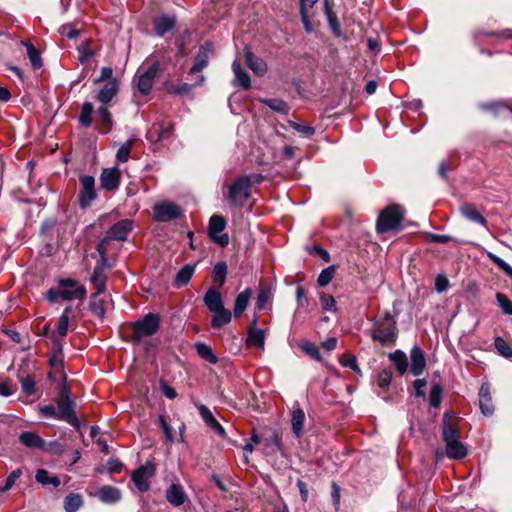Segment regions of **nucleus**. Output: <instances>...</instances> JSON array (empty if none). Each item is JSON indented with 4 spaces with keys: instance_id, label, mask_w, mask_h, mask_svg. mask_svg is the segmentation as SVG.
Here are the masks:
<instances>
[{
    "instance_id": "393cba45",
    "label": "nucleus",
    "mask_w": 512,
    "mask_h": 512,
    "mask_svg": "<svg viewBox=\"0 0 512 512\" xmlns=\"http://www.w3.org/2000/svg\"><path fill=\"white\" fill-rule=\"evenodd\" d=\"M186 493L183 487L179 484H172L166 491V499L167 501L175 506H181L186 501Z\"/></svg>"
},
{
    "instance_id": "f257e3e1",
    "label": "nucleus",
    "mask_w": 512,
    "mask_h": 512,
    "mask_svg": "<svg viewBox=\"0 0 512 512\" xmlns=\"http://www.w3.org/2000/svg\"><path fill=\"white\" fill-rule=\"evenodd\" d=\"M442 439L446 444V454L451 459H462L466 456L467 450L459 441L457 430L450 425L448 421V413L444 414Z\"/></svg>"
},
{
    "instance_id": "4be33fe9",
    "label": "nucleus",
    "mask_w": 512,
    "mask_h": 512,
    "mask_svg": "<svg viewBox=\"0 0 512 512\" xmlns=\"http://www.w3.org/2000/svg\"><path fill=\"white\" fill-rule=\"evenodd\" d=\"M132 229V223L129 220H122L114 224L107 232V239L125 240Z\"/></svg>"
},
{
    "instance_id": "a18cd8bd",
    "label": "nucleus",
    "mask_w": 512,
    "mask_h": 512,
    "mask_svg": "<svg viewBox=\"0 0 512 512\" xmlns=\"http://www.w3.org/2000/svg\"><path fill=\"white\" fill-rule=\"evenodd\" d=\"M135 143V140L133 138L127 140L125 143H123L116 153V158L119 162L125 163L129 159L130 151Z\"/></svg>"
},
{
    "instance_id": "69168bd1",
    "label": "nucleus",
    "mask_w": 512,
    "mask_h": 512,
    "mask_svg": "<svg viewBox=\"0 0 512 512\" xmlns=\"http://www.w3.org/2000/svg\"><path fill=\"white\" fill-rule=\"evenodd\" d=\"M60 33L69 39H75L79 35V30L71 24H65L61 26Z\"/></svg>"
},
{
    "instance_id": "bf43d9fd",
    "label": "nucleus",
    "mask_w": 512,
    "mask_h": 512,
    "mask_svg": "<svg viewBox=\"0 0 512 512\" xmlns=\"http://www.w3.org/2000/svg\"><path fill=\"white\" fill-rule=\"evenodd\" d=\"M392 381V372L390 370H382L377 377V384L380 388L387 390Z\"/></svg>"
},
{
    "instance_id": "4d7b16f0",
    "label": "nucleus",
    "mask_w": 512,
    "mask_h": 512,
    "mask_svg": "<svg viewBox=\"0 0 512 512\" xmlns=\"http://www.w3.org/2000/svg\"><path fill=\"white\" fill-rule=\"evenodd\" d=\"M488 258L499 268L501 269L507 276L512 279V267L506 263L503 259L498 257L497 255L489 252Z\"/></svg>"
},
{
    "instance_id": "4468645a",
    "label": "nucleus",
    "mask_w": 512,
    "mask_h": 512,
    "mask_svg": "<svg viewBox=\"0 0 512 512\" xmlns=\"http://www.w3.org/2000/svg\"><path fill=\"white\" fill-rule=\"evenodd\" d=\"M265 338L266 333L265 330L257 327V318H254L248 328L247 333V346H256L261 350H264L265 347Z\"/></svg>"
},
{
    "instance_id": "423d86ee",
    "label": "nucleus",
    "mask_w": 512,
    "mask_h": 512,
    "mask_svg": "<svg viewBox=\"0 0 512 512\" xmlns=\"http://www.w3.org/2000/svg\"><path fill=\"white\" fill-rule=\"evenodd\" d=\"M371 337L374 341L382 345L393 344L396 339V322L393 317L386 313L383 321H378L371 331Z\"/></svg>"
},
{
    "instance_id": "39448f33",
    "label": "nucleus",
    "mask_w": 512,
    "mask_h": 512,
    "mask_svg": "<svg viewBox=\"0 0 512 512\" xmlns=\"http://www.w3.org/2000/svg\"><path fill=\"white\" fill-rule=\"evenodd\" d=\"M74 407L75 403L69 396L68 388L63 386L56 400L58 420L65 421L70 425L78 428L79 420L75 414Z\"/></svg>"
},
{
    "instance_id": "f8f14e48",
    "label": "nucleus",
    "mask_w": 512,
    "mask_h": 512,
    "mask_svg": "<svg viewBox=\"0 0 512 512\" xmlns=\"http://www.w3.org/2000/svg\"><path fill=\"white\" fill-rule=\"evenodd\" d=\"M213 53V44L206 42L200 46L195 56L194 64L189 70V74H195L202 71L209 63L210 55Z\"/></svg>"
},
{
    "instance_id": "58836bf2",
    "label": "nucleus",
    "mask_w": 512,
    "mask_h": 512,
    "mask_svg": "<svg viewBox=\"0 0 512 512\" xmlns=\"http://www.w3.org/2000/svg\"><path fill=\"white\" fill-rule=\"evenodd\" d=\"M22 44L26 47L27 55L31 62V65L34 69H39L42 67V60L38 50L34 47L33 44L29 42L22 41Z\"/></svg>"
},
{
    "instance_id": "603ef678",
    "label": "nucleus",
    "mask_w": 512,
    "mask_h": 512,
    "mask_svg": "<svg viewBox=\"0 0 512 512\" xmlns=\"http://www.w3.org/2000/svg\"><path fill=\"white\" fill-rule=\"evenodd\" d=\"M335 275V267L329 266L321 271L318 276L317 284L319 287L327 286L333 279Z\"/></svg>"
},
{
    "instance_id": "052dcab7",
    "label": "nucleus",
    "mask_w": 512,
    "mask_h": 512,
    "mask_svg": "<svg viewBox=\"0 0 512 512\" xmlns=\"http://www.w3.org/2000/svg\"><path fill=\"white\" fill-rule=\"evenodd\" d=\"M290 127H292L294 130H296L298 133L305 137H311L315 133V129L311 126H308L306 124H300L293 121L289 122Z\"/></svg>"
},
{
    "instance_id": "c03bdc74",
    "label": "nucleus",
    "mask_w": 512,
    "mask_h": 512,
    "mask_svg": "<svg viewBox=\"0 0 512 512\" xmlns=\"http://www.w3.org/2000/svg\"><path fill=\"white\" fill-rule=\"evenodd\" d=\"M60 296L67 301L72 299H84L86 296V288L84 286H78L74 290L64 289L60 292Z\"/></svg>"
},
{
    "instance_id": "37998d69",
    "label": "nucleus",
    "mask_w": 512,
    "mask_h": 512,
    "mask_svg": "<svg viewBox=\"0 0 512 512\" xmlns=\"http://www.w3.org/2000/svg\"><path fill=\"white\" fill-rule=\"evenodd\" d=\"M94 111L93 105L90 102H84L81 107L79 122L84 127H89L92 124V113Z\"/></svg>"
},
{
    "instance_id": "13d9d810",
    "label": "nucleus",
    "mask_w": 512,
    "mask_h": 512,
    "mask_svg": "<svg viewBox=\"0 0 512 512\" xmlns=\"http://www.w3.org/2000/svg\"><path fill=\"white\" fill-rule=\"evenodd\" d=\"M301 349L311 358L317 361H321V353L319 351V348L315 344L310 342H304L301 344Z\"/></svg>"
},
{
    "instance_id": "dca6fc26",
    "label": "nucleus",
    "mask_w": 512,
    "mask_h": 512,
    "mask_svg": "<svg viewBox=\"0 0 512 512\" xmlns=\"http://www.w3.org/2000/svg\"><path fill=\"white\" fill-rule=\"evenodd\" d=\"M157 71L158 64L154 63L147 71L138 76L137 87L143 95H147L151 91Z\"/></svg>"
},
{
    "instance_id": "4c0bfd02",
    "label": "nucleus",
    "mask_w": 512,
    "mask_h": 512,
    "mask_svg": "<svg viewBox=\"0 0 512 512\" xmlns=\"http://www.w3.org/2000/svg\"><path fill=\"white\" fill-rule=\"evenodd\" d=\"M272 294L271 289L268 286H260L256 299L255 307L258 310H263L271 300Z\"/></svg>"
},
{
    "instance_id": "7c9ffc66",
    "label": "nucleus",
    "mask_w": 512,
    "mask_h": 512,
    "mask_svg": "<svg viewBox=\"0 0 512 512\" xmlns=\"http://www.w3.org/2000/svg\"><path fill=\"white\" fill-rule=\"evenodd\" d=\"M212 313L213 317L211 320V326L213 328L220 329L231 321L232 314L225 307H222L219 310L214 311Z\"/></svg>"
},
{
    "instance_id": "cd10ccee",
    "label": "nucleus",
    "mask_w": 512,
    "mask_h": 512,
    "mask_svg": "<svg viewBox=\"0 0 512 512\" xmlns=\"http://www.w3.org/2000/svg\"><path fill=\"white\" fill-rule=\"evenodd\" d=\"M19 441L27 448L32 449H44L45 446V441L38 434L29 431L22 432L19 435Z\"/></svg>"
},
{
    "instance_id": "f704fd0d",
    "label": "nucleus",
    "mask_w": 512,
    "mask_h": 512,
    "mask_svg": "<svg viewBox=\"0 0 512 512\" xmlns=\"http://www.w3.org/2000/svg\"><path fill=\"white\" fill-rule=\"evenodd\" d=\"M195 349L198 355L205 361L211 364H216L218 362V357L216 356V354L209 345L202 342H198L195 344Z\"/></svg>"
},
{
    "instance_id": "de8ad7c7",
    "label": "nucleus",
    "mask_w": 512,
    "mask_h": 512,
    "mask_svg": "<svg viewBox=\"0 0 512 512\" xmlns=\"http://www.w3.org/2000/svg\"><path fill=\"white\" fill-rule=\"evenodd\" d=\"M263 103L275 112L287 114L289 106L281 99H264Z\"/></svg>"
},
{
    "instance_id": "c9c22d12",
    "label": "nucleus",
    "mask_w": 512,
    "mask_h": 512,
    "mask_svg": "<svg viewBox=\"0 0 512 512\" xmlns=\"http://www.w3.org/2000/svg\"><path fill=\"white\" fill-rule=\"evenodd\" d=\"M82 497L77 493H70L65 497L63 507L65 512H76L82 505Z\"/></svg>"
},
{
    "instance_id": "c756f323",
    "label": "nucleus",
    "mask_w": 512,
    "mask_h": 512,
    "mask_svg": "<svg viewBox=\"0 0 512 512\" xmlns=\"http://www.w3.org/2000/svg\"><path fill=\"white\" fill-rule=\"evenodd\" d=\"M252 295V290L250 288H246L244 291L239 293L235 299L234 303V316L239 317L246 310L249 300Z\"/></svg>"
},
{
    "instance_id": "b1692460",
    "label": "nucleus",
    "mask_w": 512,
    "mask_h": 512,
    "mask_svg": "<svg viewBox=\"0 0 512 512\" xmlns=\"http://www.w3.org/2000/svg\"><path fill=\"white\" fill-rule=\"evenodd\" d=\"M460 214L471 222L478 223L482 226L487 225V220L480 214L475 205L464 203L459 208Z\"/></svg>"
},
{
    "instance_id": "ea45409f",
    "label": "nucleus",
    "mask_w": 512,
    "mask_h": 512,
    "mask_svg": "<svg viewBox=\"0 0 512 512\" xmlns=\"http://www.w3.org/2000/svg\"><path fill=\"white\" fill-rule=\"evenodd\" d=\"M97 115L101 121V124L105 127L104 133H107L111 129L112 125V115L109 111V105L100 104Z\"/></svg>"
},
{
    "instance_id": "2eb2a0df",
    "label": "nucleus",
    "mask_w": 512,
    "mask_h": 512,
    "mask_svg": "<svg viewBox=\"0 0 512 512\" xmlns=\"http://www.w3.org/2000/svg\"><path fill=\"white\" fill-rule=\"evenodd\" d=\"M119 90V83L117 80L106 81L97 92L95 99L100 104L109 105Z\"/></svg>"
},
{
    "instance_id": "ddd939ff",
    "label": "nucleus",
    "mask_w": 512,
    "mask_h": 512,
    "mask_svg": "<svg viewBox=\"0 0 512 512\" xmlns=\"http://www.w3.org/2000/svg\"><path fill=\"white\" fill-rule=\"evenodd\" d=\"M120 171L118 168L104 169L100 175L101 188L107 191H115L120 184Z\"/></svg>"
},
{
    "instance_id": "0eeeda50",
    "label": "nucleus",
    "mask_w": 512,
    "mask_h": 512,
    "mask_svg": "<svg viewBox=\"0 0 512 512\" xmlns=\"http://www.w3.org/2000/svg\"><path fill=\"white\" fill-rule=\"evenodd\" d=\"M105 242L106 239L102 240L97 246V251L100 254V260L95 266L90 278L91 283L96 289V295L102 294L106 290L107 276L105 269L109 268V265L106 257V248L104 247Z\"/></svg>"
},
{
    "instance_id": "680f3d73",
    "label": "nucleus",
    "mask_w": 512,
    "mask_h": 512,
    "mask_svg": "<svg viewBox=\"0 0 512 512\" xmlns=\"http://www.w3.org/2000/svg\"><path fill=\"white\" fill-rule=\"evenodd\" d=\"M22 471L20 469H16L12 471L9 476L6 478L5 485L0 488V492H6L13 487L16 480L21 476Z\"/></svg>"
},
{
    "instance_id": "864d4df0",
    "label": "nucleus",
    "mask_w": 512,
    "mask_h": 512,
    "mask_svg": "<svg viewBox=\"0 0 512 512\" xmlns=\"http://www.w3.org/2000/svg\"><path fill=\"white\" fill-rule=\"evenodd\" d=\"M170 132V127H163L161 124H155L149 131L151 140L160 141L165 138Z\"/></svg>"
},
{
    "instance_id": "7ed1b4c3",
    "label": "nucleus",
    "mask_w": 512,
    "mask_h": 512,
    "mask_svg": "<svg viewBox=\"0 0 512 512\" xmlns=\"http://www.w3.org/2000/svg\"><path fill=\"white\" fill-rule=\"evenodd\" d=\"M251 180L247 175L237 178L224 193L230 205L243 207L250 197Z\"/></svg>"
},
{
    "instance_id": "a211bd4d",
    "label": "nucleus",
    "mask_w": 512,
    "mask_h": 512,
    "mask_svg": "<svg viewBox=\"0 0 512 512\" xmlns=\"http://www.w3.org/2000/svg\"><path fill=\"white\" fill-rule=\"evenodd\" d=\"M176 25V17L173 15H161L153 20L155 33L158 36H164L167 32L174 29Z\"/></svg>"
},
{
    "instance_id": "338daca9",
    "label": "nucleus",
    "mask_w": 512,
    "mask_h": 512,
    "mask_svg": "<svg viewBox=\"0 0 512 512\" xmlns=\"http://www.w3.org/2000/svg\"><path fill=\"white\" fill-rule=\"evenodd\" d=\"M110 80H116L115 78H113V70L112 68L110 67H103L101 69V73H100V76L96 79H94V83L95 84H99V83H102V82H106V81H110Z\"/></svg>"
},
{
    "instance_id": "3c124183",
    "label": "nucleus",
    "mask_w": 512,
    "mask_h": 512,
    "mask_svg": "<svg viewBox=\"0 0 512 512\" xmlns=\"http://www.w3.org/2000/svg\"><path fill=\"white\" fill-rule=\"evenodd\" d=\"M494 346L500 355L505 358H512V348L502 337L495 338Z\"/></svg>"
},
{
    "instance_id": "473e14b6",
    "label": "nucleus",
    "mask_w": 512,
    "mask_h": 512,
    "mask_svg": "<svg viewBox=\"0 0 512 512\" xmlns=\"http://www.w3.org/2000/svg\"><path fill=\"white\" fill-rule=\"evenodd\" d=\"M305 423V413L301 408H295L292 412L291 425L296 437H300Z\"/></svg>"
},
{
    "instance_id": "412c9836",
    "label": "nucleus",
    "mask_w": 512,
    "mask_h": 512,
    "mask_svg": "<svg viewBox=\"0 0 512 512\" xmlns=\"http://www.w3.org/2000/svg\"><path fill=\"white\" fill-rule=\"evenodd\" d=\"M204 82L205 76L201 74L197 76L194 83L171 84L168 86L167 91L171 95H188L193 88L202 86Z\"/></svg>"
},
{
    "instance_id": "774afa93",
    "label": "nucleus",
    "mask_w": 512,
    "mask_h": 512,
    "mask_svg": "<svg viewBox=\"0 0 512 512\" xmlns=\"http://www.w3.org/2000/svg\"><path fill=\"white\" fill-rule=\"evenodd\" d=\"M159 424H160V427L162 428L164 434H165V437L166 439L169 441V442H172L173 441V432H172V428L170 427V425L167 423L166 419H165V416L164 415H160L159 416Z\"/></svg>"
},
{
    "instance_id": "2f4dec72",
    "label": "nucleus",
    "mask_w": 512,
    "mask_h": 512,
    "mask_svg": "<svg viewBox=\"0 0 512 512\" xmlns=\"http://www.w3.org/2000/svg\"><path fill=\"white\" fill-rule=\"evenodd\" d=\"M195 272L194 266L190 264L184 265L176 274L174 279V285L176 287H182L188 284Z\"/></svg>"
},
{
    "instance_id": "c85d7f7f",
    "label": "nucleus",
    "mask_w": 512,
    "mask_h": 512,
    "mask_svg": "<svg viewBox=\"0 0 512 512\" xmlns=\"http://www.w3.org/2000/svg\"><path fill=\"white\" fill-rule=\"evenodd\" d=\"M479 406L481 409V412L485 416H490L493 414L494 407L491 401V396L489 392V388L485 387L484 385L481 386L479 391Z\"/></svg>"
},
{
    "instance_id": "79ce46f5",
    "label": "nucleus",
    "mask_w": 512,
    "mask_h": 512,
    "mask_svg": "<svg viewBox=\"0 0 512 512\" xmlns=\"http://www.w3.org/2000/svg\"><path fill=\"white\" fill-rule=\"evenodd\" d=\"M35 479L38 483L43 485L51 484L54 487H58L61 484V481L57 476L50 477L48 471L45 469H38L35 475Z\"/></svg>"
},
{
    "instance_id": "9d476101",
    "label": "nucleus",
    "mask_w": 512,
    "mask_h": 512,
    "mask_svg": "<svg viewBox=\"0 0 512 512\" xmlns=\"http://www.w3.org/2000/svg\"><path fill=\"white\" fill-rule=\"evenodd\" d=\"M155 470V465L148 462L132 472V481L140 492H146L149 490L150 479L155 475Z\"/></svg>"
},
{
    "instance_id": "a878e982",
    "label": "nucleus",
    "mask_w": 512,
    "mask_h": 512,
    "mask_svg": "<svg viewBox=\"0 0 512 512\" xmlns=\"http://www.w3.org/2000/svg\"><path fill=\"white\" fill-rule=\"evenodd\" d=\"M204 303L210 312H214L224 307L220 292L215 287H210L205 296Z\"/></svg>"
},
{
    "instance_id": "f03ea898",
    "label": "nucleus",
    "mask_w": 512,
    "mask_h": 512,
    "mask_svg": "<svg viewBox=\"0 0 512 512\" xmlns=\"http://www.w3.org/2000/svg\"><path fill=\"white\" fill-rule=\"evenodd\" d=\"M404 210L398 204L387 206L379 215L376 223L378 233H386L401 227Z\"/></svg>"
},
{
    "instance_id": "8fccbe9b",
    "label": "nucleus",
    "mask_w": 512,
    "mask_h": 512,
    "mask_svg": "<svg viewBox=\"0 0 512 512\" xmlns=\"http://www.w3.org/2000/svg\"><path fill=\"white\" fill-rule=\"evenodd\" d=\"M98 295L93 294L89 304L90 311L97 317L103 318L105 315L104 301L97 299Z\"/></svg>"
},
{
    "instance_id": "5fc2aeb1",
    "label": "nucleus",
    "mask_w": 512,
    "mask_h": 512,
    "mask_svg": "<svg viewBox=\"0 0 512 512\" xmlns=\"http://www.w3.org/2000/svg\"><path fill=\"white\" fill-rule=\"evenodd\" d=\"M496 301L504 314L512 316V301L507 297V295L498 292L496 294Z\"/></svg>"
},
{
    "instance_id": "e2e57ef3",
    "label": "nucleus",
    "mask_w": 512,
    "mask_h": 512,
    "mask_svg": "<svg viewBox=\"0 0 512 512\" xmlns=\"http://www.w3.org/2000/svg\"><path fill=\"white\" fill-rule=\"evenodd\" d=\"M320 303L325 311H333L336 305L334 297L325 293L320 294Z\"/></svg>"
},
{
    "instance_id": "49530a36",
    "label": "nucleus",
    "mask_w": 512,
    "mask_h": 512,
    "mask_svg": "<svg viewBox=\"0 0 512 512\" xmlns=\"http://www.w3.org/2000/svg\"><path fill=\"white\" fill-rule=\"evenodd\" d=\"M325 15L327 17L329 26L331 27L332 31L337 36L340 35V25H339L337 16L330 8L328 0H325Z\"/></svg>"
},
{
    "instance_id": "f3484780",
    "label": "nucleus",
    "mask_w": 512,
    "mask_h": 512,
    "mask_svg": "<svg viewBox=\"0 0 512 512\" xmlns=\"http://www.w3.org/2000/svg\"><path fill=\"white\" fill-rule=\"evenodd\" d=\"M197 408H198V411H199V414L200 416L202 417L203 421L211 428L215 431V433H217L219 436L221 437H225L226 436V432H225V429L223 428V426L214 418L212 412L210 411V409L203 405V404H199L197 405Z\"/></svg>"
},
{
    "instance_id": "e433bc0d",
    "label": "nucleus",
    "mask_w": 512,
    "mask_h": 512,
    "mask_svg": "<svg viewBox=\"0 0 512 512\" xmlns=\"http://www.w3.org/2000/svg\"><path fill=\"white\" fill-rule=\"evenodd\" d=\"M71 316H72L71 308H69V307L65 308L58 319L57 333L59 336L64 337L67 335L69 320H70Z\"/></svg>"
},
{
    "instance_id": "6e6552de",
    "label": "nucleus",
    "mask_w": 512,
    "mask_h": 512,
    "mask_svg": "<svg viewBox=\"0 0 512 512\" xmlns=\"http://www.w3.org/2000/svg\"><path fill=\"white\" fill-rule=\"evenodd\" d=\"M227 225L225 218L222 215L214 214L209 219L208 224V235L211 240L221 247H225L229 243V237L227 234L219 235Z\"/></svg>"
},
{
    "instance_id": "6e6d98bb",
    "label": "nucleus",
    "mask_w": 512,
    "mask_h": 512,
    "mask_svg": "<svg viewBox=\"0 0 512 512\" xmlns=\"http://www.w3.org/2000/svg\"><path fill=\"white\" fill-rule=\"evenodd\" d=\"M488 258L499 268L501 269L507 276L512 279V267L506 263L503 259L498 257L497 255L489 252Z\"/></svg>"
},
{
    "instance_id": "6ab92c4d",
    "label": "nucleus",
    "mask_w": 512,
    "mask_h": 512,
    "mask_svg": "<svg viewBox=\"0 0 512 512\" xmlns=\"http://www.w3.org/2000/svg\"><path fill=\"white\" fill-rule=\"evenodd\" d=\"M411 366L410 371L414 376H419L423 373L426 367V359L424 352L417 346H414L410 352Z\"/></svg>"
},
{
    "instance_id": "9b49d317",
    "label": "nucleus",
    "mask_w": 512,
    "mask_h": 512,
    "mask_svg": "<svg viewBox=\"0 0 512 512\" xmlns=\"http://www.w3.org/2000/svg\"><path fill=\"white\" fill-rule=\"evenodd\" d=\"M181 208L173 202H160L153 206V216L156 221L168 222L181 216Z\"/></svg>"
},
{
    "instance_id": "20e7f679",
    "label": "nucleus",
    "mask_w": 512,
    "mask_h": 512,
    "mask_svg": "<svg viewBox=\"0 0 512 512\" xmlns=\"http://www.w3.org/2000/svg\"><path fill=\"white\" fill-rule=\"evenodd\" d=\"M131 341L139 343L143 337L154 335L160 328V316L155 313L146 314L143 319L131 324Z\"/></svg>"
},
{
    "instance_id": "1a4fd4ad",
    "label": "nucleus",
    "mask_w": 512,
    "mask_h": 512,
    "mask_svg": "<svg viewBox=\"0 0 512 512\" xmlns=\"http://www.w3.org/2000/svg\"><path fill=\"white\" fill-rule=\"evenodd\" d=\"M80 192L78 202L81 208H88L95 200L97 194L95 189V180L92 176L83 175L79 178Z\"/></svg>"
},
{
    "instance_id": "5701e85b",
    "label": "nucleus",
    "mask_w": 512,
    "mask_h": 512,
    "mask_svg": "<svg viewBox=\"0 0 512 512\" xmlns=\"http://www.w3.org/2000/svg\"><path fill=\"white\" fill-rule=\"evenodd\" d=\"M245 59L248 67L258 76H263L267 72V64L266 62L254 55L250 49H246L245 51Z\"/></svg>"
},
{
    "instance_id": "0e129e2a",
    "label": "nucleus",
    "mask_w": 512,
    "mask_h": 512,
    "mask_svg": "<svg viewBox=\"0 0 512 512\" xmlns=\"http://www.w3.org/2000/svg\"><path fill=\"white\" fill-rule=\"evenodd\" d=\"M22 390L27 395H32L35 392V381L31 376H26L21 379Z\"/></svg>"
},
{
    "instance_id": "09e8293b",
    "label": "nucleus",
    "mask_w": 512,
    "mask_h": 512,
    "mask_svg": "<svg viewBox=\"0 0 512 512\" xmlns=\"http://www.w3.org/2000/svg\"><path fill=\"white\" fill-rule=\"evenodd\" d=\"M442 386L438 383L433 384L429 393V403L431 407L438 408L442 399Z\"/></svg>"
},
{
    "instance_id": "aec40b11",
    "label": "nucleus",
    "mask_w": 512,
    "mask_h": 512,
    "mask_svg": "<svg viewBox=\"0 0 512 512\" xmlns=\"http://www.w3.org/2000/svg\"><path fill=\"white\" fill-rule=\"evenodd\" d=\"M101 502L106 504L116 503L121 499V491L110 485H104L94 494Z\"/></svg>"
},
{
    "instance_id": "a19ab883",
    "label": "nucleus",
    "mask_w": 512,
    "mask_h": 512,
    "mask_svg": "<svg viewBox=\"0 0 512 512\" xmlns=\"http://www.w3.org/2000/svg\"><path fill=\"white\" fill-rule=\"evenodd\" d=\"M227 265L225 262H218L212 271V278L215 283H218V287H221L226 280Z\"/></svg>"
},
{
    "instance_id": "72a5a7b5",
    "label": "nucleus",
    "mask_w": 512,
    "mask_h": 512,
    "mask_svg": "<svg viewBox=\"0 0 512 512\" xmlns=\"http://www.w3.org/2000/svg\"><path fill=\"white\" fill-rule=\"evenodd\" d=\"M389 359L393 362L399 374L403 375L407 371L408 359L404 352L396 350L389 354Z\"/></svg>"
},
{
    "instance_id": "bb28decb",
    "label": "nucleus",
    "mask_w": 512,
    "mask_h": 512,
    "mask_svg": "<svg viewBox=\"0 0 512 512\" xmlns=\"http://www.w3.org/2000/svg\"><path fill=\"white\" fill-rule=\"evenodd\" d=\"M232 70L235 75L234 85L240 86L243 89H249L251 87V80L248 73L242 69L241 64L238 60H235L232 64Z\"/></svg>"
}]
</instances>
